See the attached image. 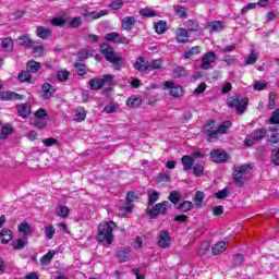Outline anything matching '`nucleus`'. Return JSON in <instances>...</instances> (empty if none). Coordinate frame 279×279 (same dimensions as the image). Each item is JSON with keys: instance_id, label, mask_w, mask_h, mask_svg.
Returning a JSON list of instances; mask_svg holds the SVG:
<instances>
[{"instance_id": "nucleus-1", "label": "nucleus", "mask_w": 279, "mask_h": 279, "mask_svg": "<svg viewBox=\"0 0 279 279\" xmlns=\"http://www.w3.org/2000/svg\"><path fill=\"white\" fill-rule=\"evenodd\" d=\"M114 228H117V223H114V221L112 220L101 222L98 226V234L96 236L97 241H99L100 243H104V241H106L108 245H112V242L114 241V235L112 234V231L114 230Z\"/></svg>"}, {"instance_id": "nucleus-2", "label": "nucleus", "mask_w": 279, "mask_h": 279, "mask_svg": "<svg viewBox=\"0 0 279 279\" xmlns=\"http://www.w3.org/2000/svg\"><path fill=\"white\" fill-rule=\"evenodd\" d=\"M100 52L102 53L107 62L113 64L116 71H120L123 58L120 54L116 53L114 48H112L108 44H102L100 45Z\"/></svg>"}, {"instance_id": "nucleus-3", "label": "nucleus", "mask_w": 279, "mask_h": 279, "mask_svg": "<svg viewBox=\"0 0 279 279\" xmlns=\"http://www.w3.org/2000/svg\"><path fill=\"white\" fill-rule=\"evenodd\" d=\"M104 86H114V75L104 74L101 77H95L89 81L92 90H101Z\"/></svg>"}, {"instance_id": "nucleus-4", "label": "nucleus", "mask_w": 279, "mask_h": 279, "mask_svg": "<svg viewBox=\"0 0 279 279\" xmlns=\"http://www.w3.org/2000/svg\"><path fill=\"white\" fill-rule=\"evenodd\" d=\"M252 175V167L250 165H243L238 167L233 172V181L236 186H243L244 182Z\"/></svg>"}, {"instance_id": "nucleus-5", "label": "nucleus", "mask_w": 279, "mask_h": 279, "mask_svg": "<svg viewBox=\"0 0 279 279\" xmlns=\"http://www.w3.org/2000/svg\"><path fill=\"white\" fill-rule=\"evenodd\" d=\"M229 108H234L236 114H243L247 110V98H241L239 95L231 96L227 100Z\"/></svg>"}, {"instance_id": "nucleus-6", "label": "nucleus", "mask_w": 279, "mask_h": 279, "mask_svg": "<svg viewBox=\"0 0 279 279\" xmlns=\"http://www.w3.org/2000/svg\"><path fill=\"white\" fill-rule=\"evenodd\" d=\"M167 210H171V203L163 201L151 208H147V215L154 219L158 217V215H167Z\"/></svg>"}, {"instance_id": "nucleus-7", "label": "nucleus", "mask_w": 279, "mask_h": 279, "mask_svg": "<svg viewBox=\"0 0 279 279\" xmlns=\"http://www.w3.org/2000/svg\"><path fill=\"white\" fill-rule=\"evenodd\" d=\"M267 134V131L265 129H259L253 132L250 136H247L244 141L245 145L248 147H252V145H256L258 141H263L265 138V135Z\"/></svg>"}, {"instance_id": "nucleus-8", "label": "nucleus", "mask_w": 279, "mask_h": 279, "mask_svg": "<svg viewBox=\"0 0 279 279\" xmlns=\"http://www.w3.org/2000/svg\"><path fill=\"white\" fill-rule=\"evenodd\" d=\"M163 88H169L171 97L178 99L184 95V87L180 85H174L173 81H166L163 83Z\"/></svg>"}, {"instance_id": "nucleus-9", "label": "nucleus", "mask_w": 279, "mask_h": 279, "mask_svg": "<svg viewBox=\"0 0 279 279\" xmlns=\"http://www.w3.org/2000/svg\"><path fill=\"white\" fill-rule=\"evenodd\" d=\"M105 39L117 45H130V39L117 32L106 34Z\"/></svg>"}, {"instance_id": "nucleus-10", "label": "nucleus", "mask_w": 279, "mask_h": 279, "mask_svg": "<svg viewBox=\"0 0 279 279\" xmlns=\"http://www.w3.org/2000/svg\"><path fill=\"white\" fill-rule=\"evenodd\" d=\"M230 158V155L226 153L223 149H214L210 153V160L213 162L222 163L226 162Z\"/></svg>"}, {"instance_id": "nucleus-11", "label": "nucleus", "mask_w": 279, "mask_h": 279, "mask_svg": "<svg viewBox=\"0 0 279 279\" xmlns=\"http://www.w3.org/2000/svg\"><path fill=\"white\" fill-rule=\"evenodd\" d=\"M215 60H217V54L214 51L207 52L203 58L201 69L204 71L213 69V62H215Z\"/></svg>"}, {"instance_id": "nucleus-12", "label": "nucleus", "mask_w": 279, "mask_h": 279, "mask_svg": "<svg viewBox=\"0 0 279 279\" xmlns=\"http://www.w3.org/2000/svg\"><path fill=\"white\" fill-rule=\"evenodd\" d=\"M157 245L162 247V250H167V247L171 246V235L169 231H160Z\"/></svg>"}, {"instance_id": "nucleus-13", "label": "nucleus", "mask_w": 279, "mask_h": 279, "mask_svg": "<svg viewBox=\"0 0 279 279\" xmlns=\"http://www.w3.org/2000/svg\"><path fill=\"white\" fill-rule=\"evenodd\" d=\"M203 133L206 134L207 141H213L217 138V130H215V120L209 121L203 126Z\"/></svg>"}, {"instance_id": "nucleus-14", "label": "nucleus", "mask_w": 279, "mask_h": 279, "mask_svg": "<svg viewBox=\"0 0 279 279\" xmlns=\"http://www.w3.org/2000/svg\"><path fill=\"white\" fill-rule=\"evenodd\" d=\"M107 14H108L107 10H101L100 12H97V11L85 12L83 14V19L88 23H93V21H97V19H101V16H106Z\"/></svg>"}, {"instance_id": "nucleus-15", "label": "nucleus", "mask_w": 279, "mask_h": 279, "mask_svg": "<svg viewBox=\"0 0 279 279\" xmlns=\"http://www.w3.org/2000/svg\"><path fill=\"white\" fill-rule=\"evenodd\" d=\"M29 49H32L34 58H43L45 56V46L40 40H35Z\"/></svg>"}, {"instance_id": "nucleus-16", "label": "nucleus", "mask_w": 279, "mask_h": 279, "mask_svg": "<svg viewBox=\"0 0 279 279\" xmlns=\"http://www.w3.org/2000/svg\"><path fill=\"white\" fill-rule=\"evenodd\" d=\"M16 110L19 117H22V119H27L29 114H32V106H29V104L17 105Z\"/></svg>"}, {"instance_id": "nucleus-17", "label": "nucleus", "mask_w": 279, "mask_h": 279, "mask_svg": "<svg viewBox=\"0 0 279 279\" xmlns=\"http://www.w3.org/2000/svg\"><path fill=\"white\" fill-rule=\"evenodd\" d=\"M0 99L2 101L21 100L23 96L13 92H0Z\"/></svg>"}, {"instance_id": "nucleus-18", "label": "nucleus", "mask_w": 279, "mask_h": 279, "mask_svg": "<svg viewBox=\"0 0 279 279\" xmlns=\"http://www.w3.org/2000/svg\"><path fill=\"white\" fill-rule=\"evenodd\" d=\"M121 23L122 29H124V32H132V29H134V25H136V17L126 16L122 19Z\"/></svg>"}, {"instance_id": "nucleus-19", "label": "nucleus", "mask_w": 279, "mask_h": 279, "mask_svg": "<svg viewBox=\"0 0 279 279\" xmlns=\"http://www.w3.org/2000/svg\"><path fill=\"white\" fill-rule=\"evenodd\" d=\"M43 99H51L53 93H56V88L52 87L49 83H44L41 85Z\"/></svg>"}, {"instance_id": "nucleus-20", "label": "nucleus", "mask_w": 279, "mask_h": 279, "mask_svg": "<svg viewBox=\"0 0 279 279\" xmlns=\"http://www.w3.org/2000/svg\"><path fill=\"white\" fill-rule=\"evenodd\" d=\"M51 29L45 26H38L36 29V36H38V38H41V40H47V38H51Z\"/></svg>"}, {"instance_id": "nucleus-21", "label": "nucleus", "mask_w": 279, "mask_h": 279, "mask_svg": "<svg viewBox=\"0 0 279 279\" xmlns=\"http://www.w3.org/2000/svg\"><path fill=\"white\" fill-rule=\"evenodd\" d=\"M181 162L183 165V171H191V169H193V165H195V159L189 155H184L181 158Z\"/></svg>"}, {"instance_id": "nucleus-22", "label": "nucleus", "mask_w": 279, "mask_h": 279, "mask_svg": "<svg viewBox=\"0 0 279 279\" xmlns=\"http://www.w3.org/2000/svg\"><path fill=\"white\" fill-rule=\"evenodd\" d=\"M226 245H228V243L225 241H220V242L216 243L211 247V254L214 256H219V254H223V252H226V250H227Z\"/></svg>"}, {"instance_id": "nucleus-23", "label": "nucleus", "mask_w": 279, "mask_h": 279, "mask_svg": "<svg viewBox=\"0 0 279 279\" xmlns=\"http://www.w3.org/2000/svg\"><path fill=\"white\" fill-rule=\"evenodd\" d=\"M135 69L136 71H140L141 73L147 71V69H149V63L147 62V59L141 57L137 58L136 62H135Z\"/></svg>"}, {"instance_id": "nucleus-24", "label": "nucleus", "mask_w": 279, "mask_h": 279, "mask_svg": "<svg viewBox=\"0 0 279 279\" xmlns=\"http://www.w3.org/2000/svg\"><path fill=\"white\" fill-rule=\"evenodd\" d=\"M210 32H223L226 29V24L221 21H213L207 25Z\"/></svg>"}, {"instance_id": "nucleus-25", "label": "nucleus", "mask_w": 279, "mask_h": 279, "mask_svg": "<svg viewBox=\"0 0 279 279\" xmlns=\"http://www.w3.org/2000/svg\"><path fill=\"white\" fill-rule=\"evenodd\" d=\"M13 236H14V234L12 233V230L3 229L0 232V239H1L2 245H7V243H10V241H12Z\"/></svg>"}, {"instance_id": "nucleus-26", "label": "nucleus", "mask_w": 279, "mask_h": 279, "mask_svg": "<svg viewBox=\"0 0 279 279\" xmlns=\"http://www.w3.org/2000/svg\"><path fill=\"white\" fill-rule=\"evenodd\" d=\"M33 39L29 38V35H22L17 38L19 45H22V47H26V49H29L32 45H34Z\"/></svg>"}, {"instance_id": "nucleus-27", "label": "nucleus", "mask_w": 279, "mask_h": 279, "mask_svg": "<svg viewBox=\"0 0 279 279\" xmlns=\"http://www.w3.org/2000/svg\"><path fill=\"white\" fill-rule=\"evenodd\" d=\"M177 41L189 43V31H186L185 28H179L177 31Z\"/></svg>"}, {"instance_id": "nucleus-28", "label": "nucleus", "mask_w": 279, "mask_h": 279, "mask_svg": "<svg viewBox=\"0 0 279 279\" xmlns=\"http://www.w3.org/2000/svg\"><path fill=\"white\" fill-rule=\"evenodd\" d=\"M41 66L43 65L40 64V62H37L35 60L28 61L26 64V69L29 73H38Z\"/></svg>"}, {"instance_id": "nucleus-29", "label": "nucleus", "mask_w": 279, "mask_h": 279, "mask_svg": "<svg viewBox=\"0 0 279 279\" xmlns=\"http://www.w3.org/2000/svg\"><path fill=\"white\" fill-rule=\"evenodd\" d=\"M54 256H56V251H49L46 255H44L40 258V265H43V267H47V265H49L51 260H53Z\"/></svg>"}, {"instance_id": "nucleus-30", "label": "nucleus", "mask_w": 279, "mask_h": 279, "mask_svg": "<svg viewBox=\"0 0 279 279\" xmlns=\"http://www.w3.org/2000/svg\"><path fill=\"white\" fill-rule=\"evenodd\" d=\"M141 104H143V100L141 99V97H136V96H131L126 100V106L129 108H138Z\"/></svg>"}, {"instance_id": "nucleus-31", "label": "nucleus", "mask_w": 279, "mask_h": 279, "mask_svg": "<svg viewBox=\"0 0 279 279\" xmlns=\"http://www.w3.org/2000/svg\"><path fill=\"white\" fill-rule=\"evenodd\" d=\"M199 53H202V48L199 46H195L184 52V58L185 60H191L193 56H199Z\"/></svg>"}, {"instance_id": "nucleus-32", "label": "nucleus", "mask_w": 279, "mask_h": 279, "mask_svg": "<svg viewBox=\"0 0 279 279\" xmlns=\"http://www.w3.org/2000/svg\"><path fill=\"white\" fill-rule=\"evenodd\" d=\"M13 132H14V129L12 128V124L7 123V124H4V125L2 126V130H1V132H0V138H1V140H5V138H8V136H10V134H12Z\"/></svg>"}, {"instance_id": "nucleus-33", "label": "nucleus", "mask_w": 279, "mask_h": 279, "mask_svg": "<svg viewBox=\"0 0 279 279\" xmlns=\"http://www.w3.org/2000/svg\"><path fill=\"white\" fill-rule=\"evenodd\" d=\"M32 125H35L37 130H45L47 128V120L41 119V118H33L31 119Z\"/></svg>"}, {"instance_id": "nucleus-34", "label": "nucleus", "mask_w": 279, "mask_h": 279, "mask_svg": "<svg viewBox=\"0 0 279 279\" xmlns=\"http://www.w3.org/2000/svg\"><path fill=\"white\" fill-rule=\"evenodd\" d=\"M2 49H4V51H13L14 40L11 37H5L2 39Z\"/></svg>"}, {"instance_id": "nucleus-35", "label": "nucleus", "mask_w": 279, "mask_h": 279, "mask_svg": "<svg viewBox=\"0 0 279 279\" xmlns=\"http://www.w3.org/2000/svg\"><path fill=\"white\" fill-rule=\"evenodd\" d=\"M69 207H66V205H61L59 207H57L56 209V214L58 217H61L62 219H66V217H69Z\"/></svg>"}, {"instance_id": "nucleus-36", "label": "nucleus", "mask_w": 279, "mask_h": 279, "mask_svg": "<svg viewBox=\"0 0 279 279\" xmlns=\"http://www.w3.org/2000/svg\"><path fill=\"white\" fill-rule=\"evenodd\" d=\"M69 77H71V72L68 70H60L57 72V80L58 82H66L69 81Z\"/></svg>"}, {"instance_id": "nucleus-37", "label": "nucleus", "mask_w": 279, "mask_h": 279, "mask_svg": "<svg viewBox=\"0 0 279 279\" xmlns=\"http://www.w3.org/2000/svg\"><path fill=\"white\" fill-rule=\"evenodd\" d=\"M17 230L20 233H22L24 236H27L29 232H32V227L27 222H21L17 227Z\"/></svg>"}, {"instance_id": "nucleus-38", "label": "nucleus", "mask_w": 279, "mask_h": 279, "mask_svg": "<svg viewBox=\"0 0 279 279\" xmlns=\"http://www.w3.org/2000/svg\"><path fill=\"white\" fill-rule=\"evenodd\" d=\"M141 16H146V19H154V16H158V13L149 8H144L140 10Z\"/></svg>"}, {"instance_id": "nucleus-39", "label": "nucleus", "mask_w": 279, "mask_h": 279, "mask_svg": "<svg viewBox=\"0 0 279 279\" xmlns=\"http://www.w3.org/2000/svg\"><path fill=\"white\" fill-rule=\"evenodd\" d=\"M117 110H119V104H117V102H109L104 108V112H106L107 114H114V112H117Z\"/></svg>"}, {"instance_id": "nucleus-40", "label": "nucleus", "mask_w": 279, "mask_h": 279, "mask_svg": "<svg viewBox=\"0 0 279 279\" xmlns=\"http://www.w3.org/2000/svg\"><path fill=\"white\" fill-rule=\"evenodd\" d=\"M178 210H182V213H189V210H193V203L189 201H184L183 203L177 206Z\"/></svg>"}, {"instance_id": "nucleus-41", "label": "nucleus", "mask_w": 279, "mask_h": 279, "mask_svg": "<svg viewBox=\"0 0 279 279\" xmlns=\"http://www.w3.org/2000/svg\"><path fill=\"white\" fill-rule=\"evenodd\" d=\"M270 162L272 165H276V167H279V147H275L271 151L270 156Z\"/></svg>"}, {"instance_id": "nucleus-42", "label": "nucleus", "mask_w": 279, "mask_h": 279, "mask_svg": "<svg viewBox=\"0 0 279 279\" xmlns=\"http://www.w3.org/2000/svg\"><path fill=\"white\" fill-rule=\"evenodd\" d=\"M209 250H210V243L208 241L203 242L201 244V247L198 248V256H206Z\"/></svg>"}, {"instance_id": "nucleus-43", "label": "nucleus", "mask_w": 279, "mask_h": 279, "mask_svg": "<svg viewBox=\"0 0 279 279\" xmlns=\"http://www.w3.org/2000/svg\"><path fill=\"white\" fill-rule=\"evenodd\" d=\"M86 119V110L83 108H77L76 113L74 116V121H84Z\"/></svg>"}, {"instance_id": "nucleus-44", "label": "nucleus", "mask_w": 279, "mask_h": 279, "mask_svg": "<svg viewBox=\"0 0 279 279\" xmlns=\"http://www.w3.org/2000/svg\"><path fill=\"white\" fill-rule=\"evenodd\" d=\"M231 125H232V122H230V121L223 122V123L218 128V130H216L217 136H218L219 134H226V132H228V130H229V128H230Z\"/></svg>"}, {"instance_id": "nucleus-45", "label": "nucleus", "mask_w": 279, "mask_h": 279, "mask_svg": "<svg viewBox=\"0 0 279 279\" xmlns=\"http://www.w3.org/2000/svg\"><path fill=\"white\" fill-rule=\"evenodd\" d=\"M257 60H258V56H256V52L252 50L250 56L244 60V62L246 65H250V64H256Z\"/></svg>"}, {"instance_id": "nucleus-46", "label": "nucleus", "mask_w": 279, "mask_h": 279, "mask_svg": "<svg viewBox=\"0 0 279 279\" xmlns=\"http://www.w3.org/2000/svg\"><path fill=\"white\" fill-rule=\"evenodd\" d=\"M205 197L206 195L204 194V192L197 191L194 197V203L196 204V206H202Z\"/></svg>"}, {"instance_id": "nucleus-47", "label": "nucleus", "mask_w": 279, "mask_h": 279, "mask_svg": "<svg viewBox=\"0 0 279 279\" xmlns=\"http://www.w3.org/2000/svg\"><path fill=\"white\" fill-rule=\"evenodd\" d=\"M155 31L157 34H165L167 32V23L159 21L156 25H155Z\"/></svg>"}, {"instance_id": "nucleus-48", "label": "nucleus", "mask_w": 279, "mask_h": 279, "mask_svg": "<svg viewBox=\"0 0 279 279\" xmlns=\"http://www.w3.org/2000/svg\"><path fill=\"white\" fill-rule=\"evenodd\" d=\"M269 124H270V125H279V108L276 109V110L272 112V114H271V117H270V119H269Z\"/></svg>"}, {"instance_id": "nucleus-49", "label": "nucleus", "mask_w": 279, "mask_h": 279, "mask_svg": "<svg viewBox=\"0 0 279 279\" xmlns=\"http://www.w3.org/2000/svg\"><path fill=\"white\" fill-rule=\"evenodd\" d=\"M19 80L21 82H29L32 84V74L29 73V70L20 73Z\"/></svg>"}, {"instance_id": "nucleus-50", "label": "nucleus", "mask_w": 279, "mask_h": 279, "mask_svg": "<svg viewBox=\"0 0 279 279\" xmlns=\"http://www.w3.org/2000/svg\"><path fill=\"white\" fill-rule=\"evenodd\" d=\"M82 25V17L76 16L73 17L72 21H70L69 23V27H71L72 29H77V27H80Z\"/></svg>"}, {"instance_id": "nucleus-51", "label": "nucleus", "mask_w": 279, "mask_h": 279, "mask_svg": "<svg viewBox=\"0 0 279 279\" xmlns=\"http://www.w3.org/2000/svg\"><path fill=\"white\" fill-rule=\"evenodd\" d=\"M186 27L189 32H197V29H199V24L196 21L189 20L186 22Z\"/></svg>"}, {"instance_id": "nucleus-52", "label": "nucleus", "mask_w": 279, "mask_h": 279, "mask_svg": "<svg viewBox=\"0 0 279 279\" xmlns=\"http://www.w3.org/2000/svg\"><path fill=\"white\" fill-rule=\"evenodd\" d=\"M50 23L57 27H64V25H66V20L63 17H54L50 21Z\"/></svg>"}, {"instance_id": "nucleus-53", "label": "nucleus", "mask_w": 279, "mask_h": 279, "mask_svg": "<svg viewBox=\"0 0 279 279\" xmlns=\"http://www.w3.org/2000/svg\"><path fill=\"white\" fill-rule=\"evenodd\" d=\"M27 245V240L26 239H20L13 242V248L14 250H23Z\"/></svg>"}, {"instance_id": "nucleus-54", "label": "nucleus", "mask_w": 279, "mask_h": 279, "mask_svg": "<svg viewBox=\"0 0 279 279\" xmlns=\"http://www.w3.org/2000/svg\"><path fill=\"white\" fill-rule=\"evenodd\" d=\"M117 256L120 263H126L130 259V253L128 251H119Z\"/></svg>"}, {"instance_id": "nucleus-55", "label": "nucleus", "mask_w": 279, "mask_h": 279, "mask_svg": "<svg viewBox=\"0 0 279 279\" xmlns=\"http://www.w3.org/2000/svg\"><path fill=\"white\" fill-rule=\"evenodd\" d=\"M74 68L76 69V75H86V64L75 63Z\"/></svg>"}, {"instance_id": "nucleus-56", "label": "nucleus", "mask_w": 279, "mask_h": 279, "mask_svg": "<svg viewBox=\"0 0 279 279\" xmlns=\"http://www.w3.org/2000/svg\"><path fill=\"white\" fill-rule=\"evenodd\" d=\"M158 199H160V193L153 191V193L148 196V204L151 206L153 204H156Z\"/></svg>"}, {"instance_id": "nucleus-57", "label": "nucleus", "mask_w": 279, "mask_h": 279, "mask_svg": "<svg viewBox=\"0 0 279 279\" xmlns=\"http://www.w3.org/2000/svg\"><path fill=\"white\" fill-rule=\"evenodd\" d=\"M175 14H178L180 19H186L189 16L186 13V8L184 7H177Z\"/></svg>"}, {"instance_id": "nucleus-58", "label": "nucleus", "mask_w": 279, "mask_h": 279, "mask_svg": "<svg viewBox=\"0 0 279 279\" xmlns=\"http://www.w3.org/2000/svg\"><path fill=\"white\" fill-rule=\"evenodd\" d=\"M184 75H186V70H184L183 66H179L173 70V77L178 78Z\"/></svg>"}, {"instance_id": "nucleus-59", "label": "nucleus", "mask_w": 279, "mask_h": 279, "mask_svg": "<svg viewBox=\"0 0 279 279\" xmlns=\"http://www.w3.org/2000/svg\"><path fill=\"white\" fill-rule=\"evenodd\" d=\"M194 175L196 178H201V175H204V167L199 163L194 165Z\"/></svg>"}, {"instance_id": "nucleus-60", "label": "nucleus", "mask_w": 279, "mask_h": 279, "mask_svg": "<svg viewBox=\"0 0 279 279\" xmlns=\"http://www.w3.org/2000/svg\"><path fill=\"white\" fill-rule=\"evenodd\" d=\"M168 199H170L172 204H178V202H180V193L177 191L170 192Z\"/></svg>"}, {"instance_id": "nucleus-61", "label": "nucleus", "mask_w": 279, "mask_h": 279, "mask_svg": "<svg viewBox=\"0 0 279 279\" xmlns=\"http://www.w3.org/2000/svg\"><path fill=\"white\" fill-rule=\"evenodd\" d=\"M132 208H134V205H132V203H125L121 207L122 215H130V213H132Z\"/></svg>"}, {"instance_id": "nucleus-62", "label": "nucleus", "mask_w": 279, "mask_h": 279, "mask_svg": "<svg viewBox=\"0 0 279 279\" xmlns=\"http://www.w3.org/2000/svg\"><path fill=\"white\" fill-rule=\"evenodd\" d=\"M123 8V0H113L110 3L111 10H121Z\"/></svg>"}, {"instance_id": "nucleus-63", "label": "nucleus", "mask_w": 279, "mask_h": 279, "mask_svg": "<svg viewBox=\"0 0 279 279\" xmlns=\"http://www.w3.org/2000/svg\"><path fill=\"white\" fill-rule=\"evenodd\" d=\"M46 238L53 239V234H56V229L52 226L45 227Z\"/></svg>"}, {"instance_id": "nucleus-64", "label": "nucleus", "mask_w": 279, "mask_h": 279, "mask_svg": "<svg viewBox=\"0 0 279 279\" xmlns=\"http://www.w3.org/2000/svg\"><path fill=\"white\" fill-rule=\"evenodd\" d=\"M270 143H279V129H274L270 135Z\"/></svg>"}]
</instances>
